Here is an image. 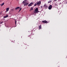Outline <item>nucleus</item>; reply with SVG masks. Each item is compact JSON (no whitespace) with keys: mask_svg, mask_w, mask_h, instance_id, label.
I'll return each mask as SVG.
<instances>
[{"mask_svg":"<svg viewBox=\"0 0 67 67\" xmlns=\"http://www.w3.org/2000/svg\"><path fill=\"white\" fill-rule=\"evenodd\" d=\"M38 8H37L35 9V11H34V13H38Z\"/></svg>","mask_w":67,"mask_h":67,"instance_id":"1","label":"nucleus"},{"mask_svg":"<svg viewBox=\"0 0 67 67\" xmlns=\"http://www.w3.org/2000/svg\"><path fill=\"white\" fill-rule=\"evenodd\" d=\"M52 8V6L51 5H50L48 9L49 10H51Z\"/></svg>","mask_w":67,"mask_h":67,"instance_id":"2","label":"nucleus"},{"mask_svg":"<svg viewBox=\"0 0 67 67\" xmlns=\"http://www.w3.org/2000/svg\"><path fill=\"white\" fill-rule=\"evenodd\" d=\"M33 3L32 2H31V3H30V4H29L28 5V6L29 7H30V6H32V5L33 4Z\"/></svg>","mask_w":67,"mask_h":67,"instance_id":"3","label":"nucleus"},{"mask_svg":"<svg viewBox=\"0 0 67 67\" xmlns=\"http://www.w3.org/2000/svg\"><path fill=\"white\" fill-rule=\"evenodd\" d=\"M29 4V3H25V4H24V6H26Z\"/></svg>","mask_w":67,"mask_h":67,"instance_id":"4","label":"nucleus"},{"mask_svg":"<svg viewBox=\"0 0 67 67\" xmlns=\"http://www.w3.org/2000/svg\"><path fill=\"white\" fill-rule=\"evenodd\" d=\"M37 3L38 5H39L41 3V1H39V2H38Z\"/></svg>","mask_w":67,"mask_h":67,"instance_id":"5","label":"nucleus"},{"mask_svg":"<svg viewBox=\"0 0 67 67\" xmlns=\"http://www.w3.org/2000/svg\"><path fill=\"white\" fill-rule=\"evenodd\" d=\"M42 22L43 23H48L47 21L46 20L42 21Z\"/></svg>","mask_w":67,"mask_h":67,"instance_id":"6","label":"nucleus"},{"mask_svg":"<svg viewBox=\"0 0 67 67\" xmlns=\"http://www.w3.org/2000/svg\"><path fill=\"white\" fill-rule=\"evenodd\" d=\"M27 2V0H25L22 3L23 4H24V3H26V2Z\"/></svg>","mask_w":67,"mask_h":67,"instance_id":"7","label":"nucleus"},{"mask_svg":"<svg viewBox=\"0 0 67 67\" xmlns=\"http://www.w3.org/2000/svg\"><path fill=\"white\" fill-rule=\"evenodd\" d=\"M43 7H44V8H48V6H47V5H46V4L44 5Z\"/></svg>","mask_w":67,"mask_h":67,"instance_id":"8","label":"nucleus"},{"mask_svg":"<svg viewBox=\"0 0 67 67\" xmlns=\"http://www.w3.org/2000/svg\"><path fill=\"white\" fill-rule=\"evenodd\" d=\"M9 9H10V8H6V12H8V11H9Z\"/></svg>","mask_w":67,"mask_h":67,"instance_id":"9","label":"nucleus"},{"mask_svg":"<svg viewBox=\"0 0 67 67\" xmlns=\"http://www.w3.org/2000/svg\"><path fill=\"white\" fill-rule=\"evenodd\" d=\"M8 17V15H6V16H4V18H6Z\"/></svg>","mask_w":67,"mask_h":67,"instance_id":"10","label":"nucleus"},{"mask_svg":"<svg viewBox=\"0 0 67 67\" xmlns=\"http://www.w3.org/2000/svg\"><path fill=\"white\" fill-rule=\"evenodd\" d=\"M33 9V7H31V9H30V11H32V10Z\"/></svg>","mask_w":67,"mask_h":67,"instance_id":"11","label":"nucleus"},{"mask_svg":"<svg viewBox=\"0 0 67 67\" xmlns=\"http://www.w3.org/2000/svg\"><path fill=\"white\" fill-rule=\"evenodd\" d=\"M39 29H42V26L41 25L39 26Z\"/></svg>","mask_w":67,"mask_h":67,"instance_id":"12","label":"nucleus"},{"mask_svg":"<svg viewBox=\"0 0 67 67\" xmlns=\"http://www.w3.org/2000/svg\"><path fill=\"white\" fill-rule=\"evenodd\" d=\"M20 8V7H17L15 8V10H17V9H19Z\"/></svg>","mask_w":67,"mask_h":67,"instance_id":"13","label":"nucleus"},{"mask_svg":"<svg viewBox=\"0 0 67 67\" xmlns=\"http://www.w3.org/2000/svg\"><path fill=\"white\" fill-rule=\"evenodd\" d=\"M4 3H3L2 4H1V5H2H2H4Z\"/></svg>","mask_w":67,"mask_h":67,"instance_id":"14","label":"nucleus"},{"mask_svg":"<svg viewBox=\"0 0 67 67\" xmlns=\"http://www.w3.org/2000/svg\"><path fill=\"white\" fill-rule=\"evenodd\" d=\"M37 4H35V5H34V6H36V5H37Z\"/></svg>","mask_w":67,"mask_h":67,"instance_id":"15","label":"nucleus"},{"mask_svg":"<svg viewBox=\"0 0 67 67\" xmlns=\"http://www.w3.org/2000/svg\"><path fill=\"white\" fill-rule=\"evenodd\" d=\"M52 2V1H49L48 2V3H51V2Z\"/></svg>","mask_w":67,"mask_h":67,"instance_id":"16","label":"nucleus"},{"mask_svg":"<svg viewBox=\"0 0 67 67\" xmlns=\"http://www.w3.org/2000/svg\"><path fill=\"white\" fill-rule=\"evenodd\" d=\"M15 25H16V21H15Z\"/></svg>","mask_w":67,"mask_h":67,"instance_id":"17","label":"nucleus"},{"mask_svg":"<svg viewBox=\"0 0 67 67\" xmlns=\"http://www.w3.org/2000/svg\"><path fill=\"white\" fill-rule=\"evenodd\" d=\"M21 10H22V8H20L19 12L20 11H21Z\"/></svg>","mask_w":67,"mask_h":67,"instance_id":"18","label":"nucleus"},{"mask_svg":"<svg viewBox=\"0 0 67 67\" xmlns=\"http://www.w3.org/2000/svg\"><path fill=\"white\" fill-rule=\"evenodd\" d=\"M41 8H43V7L41 6Z\"/></svg>","mask_w":67,"mask_h":67,"instance_id":"19","label":"nucleus"},{"mask_svg":"<svg viewBox=\"0 0 67 67\" xmlns=\"http://www.w3.org/2000/svg\"><path fill=\"white\" fill-rule=\"evenodd\" d=\"M54 1H57V0H54Z\"/></svg>","mask_w":67,"mask_h":67,"instance_id":"20","label":"nucleus"},{"mask_svg":"<svg viewBox=\"0 0 67 67\" xmlns=\"http://www.w3.org/2000/svg\"><path fill=\"white\" fill-rule=\"evenodd\" d=\"M0 14H1V13H0Z\"/></svg>","mask_w":67,"mask_h":67,"instance_id":"21","label":"nucleus"}]
</instances>
